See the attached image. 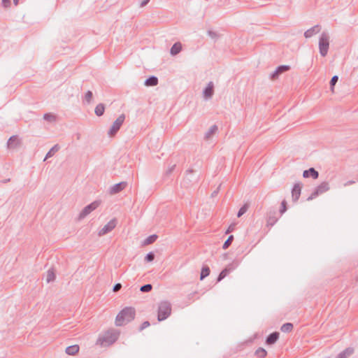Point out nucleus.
<instances>
[{"label":"nucleus","mask_w":358,"mask_h":358,"mask_svg":"<svg viewBox=\"0 0 358 358\" xmlns=\"http://www.w3.org/2000/svg\"><path fill=\"white\" fill-rule=\"evenodd\" d=\"M136 310L133 307H125L116 316L115 325L121 327L134 320Z\"/></svg>","instance_id":"obj_1"},{"label":"nucleus","mask_w":358,"mask_h":358,"mask_svg":"<svg viewBox=\"0 0 358 358\" xmlns=\"http://www.w3.org/2000/svg\"><path fill=\"white\" fill-rule=\"evenodd\" d=\"M118 337L119 333L116 330H109L102 337L98 338L96 344L101 346L110 345L114 343L118 339Z\"/></svg>","instance_id":"obj_2"},{"label":"nucleus","mask_w":358,"mask_h":358,"mask_svg":"<svg viewBox=\"0 0 358 358\" xmlns=\"http://www.w3.org/2000/svg\"><path fill=\"white\" fill-rule=\"evenodd\" d=\"M171 304L169 301H162L159 303L157 320L161 322L167 319L171 314Z\"/></svg>","instance_id":"obj_3"},{"label":"nucleus","mask_w":358,"mask_h":358,"mask_svg":"<svg viewBox=\"0 0 358 358\" xmlns=\"http://www.w3.org/2000/svg\"><path fill=\"white\" fill-rule=\"evenodd\" d=\"M329 47V36L327 32H322L319 39L320 53L322 57L327 55Z\"/></svg>","instance_id":"obj_4"},{"label":"nucleus","mask_w":358,"mask_h":358,"mask_svg":"<svg viewBox=\"0 0 358 358\" xmlns=\"http://www.w3.org/2000/svg\"><path fill=\"white\" fill-rule=\"evenodd\" d=\"M329 189V185L327 182L324 181L321 182L318 186H317L313 192L311 193L310 196L308 198V201L312 200L316 198L320 194H322Z\"/></svg>","instance_id":"obj_5"},{"label":"nucleus","mask_w":358,"mask_h":358,"mask_svg":"<svg viewBox=\"0 0 358 358\" xmlns=\"http://www.w3.org/2000/svg\"><path fill=\"white\" fill-rule=\"evenodd\" d=\"M125 120V115L124 114L120 115L113 123L111 127L110 128L108 134L110 136H115L117 132L120 130L121 126L124 123Z\"/></svg>","instance_id":"obj_6"},{"label":"nucleus","mask_w":358,"mask_h":358,"mask_svg":"<svg viewBox=\"0 0 358 358\" xmlns=\"http://www.w3.org/2000/svg\"><path fill=\"white\" fill-rule=\"evenodd\" d=\"M100 205V201H95L90 204L86 206L82 211L80 213L78 216V220H81L84 219L86 216H87L93 210H96L99 206Z\"/></svg>","instance_id":"obj_7"},{"label":"nucleus","mask_w":358,"mask_h":358,"mask_svg":"<svg viewBox=\"0 0 358 358\" xmlns=\"http://www.w3.org/2000/svg\"><path fill=\"white\" fill-rule=\"evenodd\" d=\"M117 224L116 219L110 220L101 229L99 230L98 234L99 236H103L111 231Z\"/></svg>","instance_id":"obj_8"},{"label":"nucleus","mask_w":358,"mask_h":358,"mask_svg":"<svg viewBox=\"0 0 358 358\" xmlns=\"http://www.w3.org/2000/svg\"><path fill=\"white\" fill-rule=\"evenodd\" d=\"M290 69V66L288 65H281L277 67V69L271 74L270 78L272 80H275L278 76Z\"/></svg>","instance_id":"obj_9"},{"label":"nucleus","mask_w":358,"mask_h":358,"mask_svg":"<svg viewBox=\"0 0 358 358\" xmlns=\"http://www.w3.org/2000/svg\"><path fill=\"white\" fill-rule=\"evenodd\" d=\"M301 192V184L299 182L295 183L292 189V199L293 202H296L300 197Z\"/></svg>","instance_id":"obj_10"},{"label":"nucleus","mask_w":358,"mask_h":358,"mask_svg":"<svg viewBox=\"0 0 358 358\" xmlns=\"http://www.w3.org/2000/svg\"><path fill=\"white\" fill-rule=\"evenodd\" d=\"M127 182H121L117 184H115L112 187H110L109 193L110 194H115L122 191L127 187Z\"/></svg>","instance_id":"obj_11"},{"label":"nucleus","mask_w":358,"mask_h":358,"mask_svg":"<svg viewBox=\"0 0 358 358\" xmlns=\"http://www.w3.org/2000/svg\"><path fill=\"white\" fill-rule=\"evenodd\" d=\"M203 96L206 99L211 98L214 94V85L213 82H209L203 92Z\"/></svg>","instance_id":"obj_12"},{"label":"nucleus","mask_w":358,"mask_h":358,"mask_svg":"<svg viewBox=\"0 0 358 358\" xmlns=\"http://www.w3.org/2000/svg\"><path fill=\"white\" fill-rule=\"evenodd\" d=\"M303 177L305 178L311 177L313 179H317L319 177V173L314 168H310L308 170H305L303 171Z\"/></svg>","instance_id":"obj_13"},{"label":"nucleus","mask_w":358,"mask_h":358,"mask_svg":"<svg viewBox=\"0 0 358 358\" xmlns=\"http://www.w3.org/2000/svg\"><path fill=\"white\" fill-rule=\"evenodd\" d=\"M20 144V141L18 139L17 136H10L7 142V147L8 148H15Z\"/></svg>","instance_id":"obj_14"},{"label":"nucleus","mask_w":358,"mask_h":358,"mask_svg":"<svg viewBox=\"0 0 358 358\" xmlns=\"http://www.w3.org/2000/svg\"><path fill=\"white\" fill-rule=\"evenodd\" d=\"M321 30V27L317 24L316 25H315L314 27H313L312 28L308 29L307 31H305L304 33V36L306 38H310L312 37L313 35L319 33Z\"/></svg>","instance_id":"obj_15"},{"label":"nucleus","mask_w":358,"mask_h":358,"mask_svg":"<svg viewBox=\"0 0 358 358\" xmlns=\"http://www.w3.org/2000/svg\"><path fill=\"white\" fill-rule=\"evenodd\" d=\"M279 336L280 334L278 331L270 334L266 339V344L273 345L275 343L279 338Z\"/></svg>","instance_id":"obj_16"},{"label":"nucleus","mask_w":358,"mask_h":358,"mask_svg":"<svg viewBox=\"0 0 358 358\" xmlns=\"http://www.w3.org/2000/svg\"><path fill=\"white\" fill-rule=\"evenodd\" d=\"M355 352V350L352 347L347 348L343 351L341 352L336 358H348Z\"/></svg>","instance_id":"obj_17"},{"label":"nucleus","mask_w":358,"mask_h":358,"mask_svg":"<svg viewBox=\"0 0 358 358\" xmlns=\"http://www.w3.org/2000/svg\"><path fill=\"white\" fill-rule=\"evenodd\" d=\"M144 84L145 86L148 87L156 86L158 84V78L155 76H151L145 80Z\"/></svg>","instance_id":"obj_18"},{"label":"nucleus","mask_w":358,"mask_h":358,"mask_svg":"<svg viewBox=\"0 0 358 358\" xmlns=\"http://www.w3.org/2000/svg\"><path fill=\"white\" fill-rule=\"evenodd\" d=\"M182 50V45L180 42L175 43L171 48L170 53L171 55H176Z\"/></svg>","instance_id":"obj_19"},{"label":"nucleus","mask_w":358,"mask_h":358,"mask_svg":"<svg viewBox=\"0 0 358 358\" xmlns=\"http://www.w3.org/2000/svg\"><path fill=\"white\" fill-rule=\"evenodd\" d=\"M233 270L232 267H226L224 268L219 274L217 281L220 282L223 280L231 271Z\"/></svg>","instance_id":"obj_20"},{"label":"nucleus","mask_w":358,"mask_h":358,"mask_svg":"<svg viewBox=\"0 0 358 358\" xmlns=\"http://www.w3.org/2000/svg\"><path fill=\"white\" fill-rule=\"evenodd\" d=\"M78 351L79 346L78 345H71L66 348V353L69 355H75Z\"/></svg>","instance_id":"obj_21"},{"label":"nucleus","mask_w":358,"mask_h":358,"mask_svg":"<svg viewBox=\"0 0 358 358\" xmlns=\"http://www.w3.org/2000/svg\"><path fill=\"white\" fill-rule=\"evenodd\" d=\"M218 128L217 125L214 124L211 126L209 129L206 132L204 138L206 139H209L211 136L217 131Z\"/></svg>","instance_id":"obj_22"},{"label":"nucleus","mask_w":358,"mask_h":358,"mask_svg":"<svg viewBox=\"0 0 358 358\" xmlns=\"http://www.w3.org/2000/svg\"><path fill=\"white\" fill-rule=\"evenodd\" d=\"M55 278H56V275H55L54 269L53 268L48 269L47 271V274H46V282L48 283L50 282H53L55 280Z\"/></svg>","instance_id":"obj_23"},{"label":"nucleus","mask_w":358,"mask_h":358,"mask_svg":"<svg viewBox=\"0 0 358 358\" xmlns=\"http://www.w3.org/2000/svg\"><path fill=\"white\" fill-rule=\"evenodd\" d=\"M104 111H105V106L103 103H99L96 106L95 110H94L95 114L99 117L103 115L104 113Z\"/></svg>","instance_id":"obj_24"},{"label":"nucleus","mask_w":358,"mask_h":358,"mask_svg":"<svg viewBox=\"0 0 358 358\" xmlns=\"http://www.w3.org/2000/svg\"><path fill=\"white\" fill-rule=\"evenodd\" d=\"M293 324L290 322L285 323L283 324L281 327L280 330L284 333H288L292 331L293 329Z\"/></svg>","instance_id":"obj_25"},{"label":"nucleus","mask_w":358,"mask_h":358,"mask_svg":"<svg viewBox=\"0 0 358 358\" xmlns=\"http://www.w3.org/2000/svg\"><path fill=\"white\" fill-rule=\"evenodd\" d=\"M59 150V145H55L46 154V156L45 157V160L48 158H50L54 155V154L57 152Z\"/></svg>","instance_id":"obj_26"},{"label":"nucleus","mask_w":358,"mask_h":358,"mask_svg":"<svg viewBox=\"0 0 358 358\" xmlns=\"http://www.w3.org/2000/svg\"><path fill=\"white\" fill-rule=\"evenodd\" d=\"M210 272V271L208 266H203L200 274V279L203 280L206 277L209 275Z\"/></svg>","instance_id":"obj_27"},{"label":"nucleus","mask_w":358,"mask_h":358,"mask_svg":"<svg viewBox=\"0 0 358 358\" xmlns=\"http://www.w3.org/2000/svg\"><path fill=\"white\" fill-rule=\"evenodd\" d=\"M255 354L259 358H264L267 355V352L265 349L259 348L256 350Z\"/></svg>","instance_id":"obj_28"},{"label":"nucleus","mask_w":358,"mask_h":358,"mask_svg":"<svg viewBox=\"0 0 358 358\" xmlns=\"http://www.w3.org/2000/svg\"><path fill=\"white\" fill-rule=\"evenodd\" d=\"M157 238V236L155 234L150 235L143 241V245H150L154 243Z\"/></svg>","instance_id":"obj_29"},{"label":"nucleus","mask_w":358,"mask_h":358,"mask_svg":"<svg viewBox=\"0 0 358 358\" xmlns=\"http://www.w3.org/2000/svg\"><path fill=\"white\" fill-rule=\"evenodd\" d=\"M207 33H208V35L212 39H213L215 41L217 40L219 38V37L220 36V34L218 32L211 30V29L208 30Z\"/></svg>","instance_id":"obj_30"},{"label":"nucleus","mask_w":358,"mask_h":358,"mask_svg":"<svg viewBox=\"0 0 358 358\" xmlns=\"http://www.w3.org/2000/svg\"><path fill=\"white\" fill-rule=\"evenodd\" d=\"M234 241V236L231 235L228 237V238L225 241L222 245V248L226 250L227 249L230 245L231 244L232 241Z\"/></svg>","instance_id":"obj_31"},{"label":"nucleus","mask_w":358,"mask_h":358,"mask_svg":"<svg viewBox=\"0 0 358 358\" xmlns=\"http://www.w3.org/2000/svg\"><path fill=\"white\" fill-rule=\"evenodd\" d=\"M43 119L48 122H54L56 120V116L51 113H45L43 115Z\"/></svg>","instance_id":"obj_32"},{"label":"nucleus","mask_w":358,"mask_h":358,"mask_svg":"<svg viewBox=\"0 0 358 358\" xmlns=\"http://www.w3.org/2000/svg\"><path fill=\"white\" fill-rule=\"evenodd\" d=\"M152 285L151 284H145L141 287L140 291L142 292H149L152 290Z\"/></svg>","instance_id":"obj_33"},{"label":"nucleus","mask_w":358,"mask_h":358,"mask_svg":"<svg viewBox=\"0 0 358 358\" xmlns=\"http://www.w3.org/2000/svg\"><path fill=\"white\" fill-rule=\"evenodd\" d=\"M248 205L246 203V204H244L238 210V214H237V216L238 217H241L244 213H246V211L248 210Z\"/></svg>","instance_id":"obj_34"},{"label":"nucleus","mask_w":358,"mask_h":358,"mask_svg":"<svg viewBox=\"0 0 358 358\" xmlns=\"http://www.w3.org/2000/svg\"><path fill=\"white\" fill-rule=\"evenodd\" d=\"M93 94L92 92L90 90H88L85 95V101L87 102V103H90L92 99Z\"/></svg>","instance_id":"obj_35"},{"label":"nucleus","mask_w":358,"mask_h":358,"mask_svg":"<svg viewBox=\"0 0 358 358\" xmlns=\"http://www.w3.org/2000/svg\"><path fill=\"white\" fill-rule=\"evenodd\" d=\"M338 76H334L331 78V79L330 80V83H329L331 91H334V85L338 82Z\"/></svg>","instance_id":"obj_36"},{"label":"nucleus","mask_w":358,"mask_h":358,"mask_svg":"<svg viewBox=\"0 0 358 358\" xmlns=\"http://www.w3.org/2000/svg\"><path fill=\"white\" fill-rule=\"evenodd\" d=\"M277 220L278 219L275 217L270 216L267 220V225L272 227L276 223Z\"/></svg>","instance_id":"obj_37"},{"label":"nucleus","mask_w":358,"mask_h":358,"mask_svg":"<svg viewBox=\"0 0 358 358\" xmlns=\"http://www.w3.org/2000/svg\"><path fill=\"white\" fill-rule=\"evenodd\" d=\"M155 259V254L152 252H150L149 253H148L146 255V256L145 257V261H146L147 262H150L152 261H153Z\"/></svg>","instance_id":"obj_38"},{"label":"nucleus","mask_w":358,"mask_h":358,"mask_svg":"<svg viewBox=\"0 0 358 358\" xmlns=\"http://www.w3.org/2000/svg\"><path fill=\"white\" fill-rule=\"evenodd\" d=\"M287 210V202L285 200H283L281 203V208L280 212L281 214L284 213Z\"/></svg>","instance_id":"obj_39"},{"label":"nucleus","mask_w":358,"mask_h":358,"mask_svg":"<svg viewBox=\"0 0 358 358\" xmlns=\"http://www.w3.org/2000/svg\"><path fill=\"white\" fill-rule=\"evenodd\" d=\"M150 325V322H149L148 321H145V322H143L141 324V327H140V328H139V330H140V331H142V330H143L144 329H145V328L148 327Z\"/></svg>","instance_id":"obj_40"},{"label":"nucleus","mask_w":358,"mask_h":358,"mask_svg":"<svg viewBox=\"0 0 358 358\" xmlns=\"http://www.w3.org/2000/svg\"><path fill=\"white\" fill-rule=\"evenodd\" d=\"M2 6L5 8H8L10 6V3H11V1L10 0H2Z\"/></svg>","instance_id":"obj_41"},{"label":"nucleus","mask_w":358,"mask_h":358,"mask_svg":"<svg viewBox=\"0 0 358 358\" xmlns=\"http://www.w3.org/2000/svg\"><path fill=\"white\" fill-rule=\"evenodd\" d=\"M122 288V285L120 283H116L113 288V292H118Z\"/></svg>","instance_id":"obj_42"},{"label":"nucleus","mask_w":358,"mask_h":358,"mask_svg":"<svg viewBox=\"0 0 358 358\" xmlns=\"http://www.w3.org/2000/svg\"><path fill=\"white\" fill-rule=\"evenodd\" d=\"M175 168H176V164H173V165H171V166L168 169V170L166 171V173L167 175L171 174V173L174 171Z\"/></svg>","instance_id":"obj_43"},{"label":"nucleus","mask_w":358,"mask_h":358,"mask_svg":"<svg viewBox=\"0 0 358 358\" xmlns=\"http://www.w3.org/2000/svg\"><path fill=\"white\" fill-rule=\"evenodd\" d=\"M150 0H142V1L141 2V7H144L148 3H149Z\"/></svg>","instance_id":"obj_44"},{"label":"nucleus","mask_w":358,"mask_h":358,"mask_svg":"<svg viewBox=\"0 0 358 358\" xmlns=\"http://www.w3.org/2000/svg\"><path fill=\"white\" fill-rule=\"evenodd\" d=\"M355 183V180H348L347 181L345 184H344V186L345 187H347V186H349V185H353Z\"/></svg>","instance_id":"obj_45"},{"label":"nucleus","mask_w":358,"mask_h":358,"mask_svg":"<svg viewBox=\"0 0 358 358\" xmlns=\"http://www.w3.org/2000/svg\"><path fill=\"white\" fill-rule=\"evenodd\" d=\"M194 172V170L192 169H189L186 171L187 174L192 173Z\"/></svg>","instance_id":"obj_46"},{"label":"nucleus","mask_w":358,"mask_h":358,"mask_svg":"<svg viewBox=\"0 0 358 358\" xmlns=\"http://www.w3.org/2000/svg\"><path fill=\"white\" fill-rule=\"evenodd\" d=\"M234 229L233 227L230 226L227 231H226L227 234L231 232Z\"/></svg>","instance_id":"obj_47"},{"label":"nucleus","mask_w":358,"mask_h":358,"mask_svg":"<svg viewBox=\"0 0 358 358\" xmlns=\"http://www.w3.org/2000/svg\"><path fill=\"white\" fill-rule=\"evenodd\" d=\"M13 3L15 5V6H17L18 3H19V0H13Z\"/></svg>","instance_id":"obj_48"},{"label":"nucleus","mask_w":358,"mask_h":358,"mask_svg":"<svg viewBox=\"0 0 358 358\" xmlns=\"http://www.w3.org/2000/svg\"><path fill=\"white\" fill-rule=\"evenodd\" d=\"M80 136H81L80 134H79V133L76 134V138L78 140H79L80 138Z\"/></svg>","instance_id":"obj_49"},{"label":"nucleus","mask_w":358,"mask_h":358,"mask_svg":"<svg viewBox=\"0 0 358 358\" xmlns=\"http://www.w3.org/2000/svg\"><path fill=\"white\" fill-rule=\"evenodd\" d=\"M217 194V191L213 192L212 196H215Z\"/></svg>","instance_id":"obj_50"},{"label":"nucleus","mask_w":358,"mask_h":358,"mask_svg":"<svg viewBox=\"0 0 358 358\" xmlns=\"http://www.w3.org/2000/svg\"><path fill=\"white\" fill-rule=\"evenodd\" d=\"M9 180H10V179L6 180H4V182H8Z\"/></svg>","instance_id":"obj_51"},{"label":"nucleus","mask_w":358,"mask_h":358,"mask_svg":"<svg viewBox=\"0 0 358 358\" xmlns=\"http://www.w3.org/2000/svg\"><path fill=\"white\" fill-rule=\"evenodd\" d=\"M9 180H10V179L6 180H4V182H8Z\"/></svg>","instance_id":"obj_52"},{"label":"nucleus","mask_w":358,"mask_h":358,"mask_svg":"<svg viewBox=\"0 0 358 358\" xmlns=\"http://www.w3.org/2000/svg\"><path fill=\"white\" fill-rule=\"evenodd\" d=\"M195 294H196V292L192 293V294H189V296L194 295Z\"/></svg>","instance_id":"obj_53"},{"label":"nucleus","mask_w":358,"mask_h":358,"mask_svg":"<svg viewBox=\"0 0 358 358\" xmlns=\"http://www.w3.org/2000/svg\"><path fill=\"white\" fill-rule=\"evenodd\" d=\"M357 181H358V178H357Z\"/></svg>","instance_id":"obj_54"}]
</instances>
